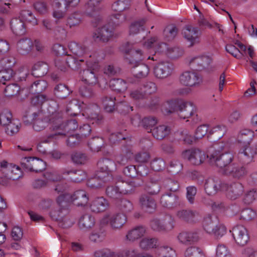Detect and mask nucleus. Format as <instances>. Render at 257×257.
Wrapping results in <instances>:
<instances>
[{
	"mask_svg": "<svg viewBox=\"0 0 257 257\" xmlns=\"http://www.w3.org/2000/svg\"><path fill=\"white\" fill-rule=\"evenodd\" d=\"M209 131L207 125L203 124L199 126L196 130L194 136L196 140L203 138Z\"/></svg>",
	"mask_w": 257,
	"mask_h": 257,
	"instance_id": "62",
	"label": "nucleus"
},
{
	"mask_svg": "<svg viewBox=\"0 0 257 257\" xmlns=\"http://www.w3.org/2000/svg\"><path fill=\"white\" fill-rule=\"evenodd\" d=\"M133 68V73L134 75L138 78H143L146 77L149 72V68L148 66L142 63L139 64L135 67H132Z\"/></svg>",
	"mask_w": 257,
	"mask_h": 257,
	"instance_id": "43",
	"label": "nucleus"
},
{
	"mask_svg": "<svg viewBox=\"0 0 257 257\" xmlns=\"http://www.w3.org/2000/svg\"><path fill=\"white\" fill-rule=\"evenodd\" d=\"M68 47L74 54L78 57H84L83 59L86 62L87 60L89 59V55L97 53V52L88 53L86 47L74 42H70L68 45Z\"/></svg>",
	"mask_w": 257,
	"mask_h": 257,
	"instance_id": "23",
	"label": "nucleus"
},
{
	"mask_svg": "<svg viewBox=\"0 0 257 257\" xmlns=\"http://www.w3.org/2000/svg\"><path fill=\"white\" fill-rule=\"evenodd\" d=\"M11 26L12 31L17 35H22L26 32L24 22L19 18L13 19L11 21Z\"/></svg>",
	"mask_w": 257,
	"mask_h": 257,
	"instance_id": "36",
	"label": "nucleus"
},
{
	"mask_svg": "<svg viewBox=\"0 0 257 257\" xmlns=\"http://www.w3.org/2000/svg\"><path fill=\"white\" fill-rule=\"evenodd\" d=\"M202 227L207 234L217 239L222 237L227 231L225 225L220 223L218 218L214 215L205 216L202 220Z\"/></svg>",
	"mask_w": 257,
	"mask_h": 257,
	"instance_id": "7",
	"label": "nucleus"
},
{
	"mask_svg": "<svg viewBox=\"0 0 257 257\" xmlns=\"http://www.w3.org/2000/svg\"><path fill=\"white\" fill-rule=\"evenodd\" d=\"M70 201L74 202L77 206H84L88 201V197L84 190H81L75 192L72 195L68 196Z\"/></svg>",
	"mask_w": 257,
	"mask_h": 257,
	"instance_id": "29",
	"label": "nucleus"
},
{
	"mask_svg": "<svg viewBox=\"0 0 257 257\" xmlns=\"http://www.w3.org/2000/svg\"><path fill=\"white\" fill-rule=\"evenodd\" d=\"M32 47L33 42L29 39H22L17 44L18 51L22 55L29 53L31 51Z\"/></svg>",
	"mask_w": 257,
	"mask_h": 257,
	"instance_id": "38",
	"label": "nucleus"
},
{
	"mask_svg": "<svg viewBox=\"0 0 257 257\" xmlns=\"http://www.w3.org/2000/svg\"><path fill=\"white\" fill-rule=\"evenodd\" d=\"M39 114L34 112L32 116V120L33 121V128L35 131H41L49 125L53 130L63 127L61 123V115L59 112L52 113L49 117H45L44 119L38 118Z\"/></svg>",
	"mask_w": 257,
	"mask_h": 257,
	"instance_id": "5",
	"label": "nucleus"
},
{
	"mask_svg": "<svg viewBox=\"0 0 257 257\" xmlns=\"http://www.w3.org/2000/svg\"><path fill=\"white\" fill-rule=\"evenodd\" d=\"M240 216L243 220L249 221L254 219L256 216V213L252 209L246 208L241 211Z\"/></svg>",
	"mask_w": 257,
	"mask_h": 257,
	"instance_id": "57",
	"label": "nucleus"
},
{
	"mask_svg": "<svg viewBox=\"0 0 257 257\" xmlns=\"http://www.w3.org/2000/svg\"><path fill=\"white\" fill-rule=\"evenodd\" d=\"M227 142H216L213 145V151L209 154L208 158L220 168L227 167L233 159L232 153L226 150Z\"/></svg>",
	"mask_w": 257,
	"mask_h": 257,
	"instance_id": "3",
	"label": "nucleus"
},
{
	"mask_svg": "<svg viewBox=\"0 0 257 257\" xmlns=\"http://www.w3.org/2000/svg\"><path fill=\"white\" fill-rule=\"evenodd\" d=\"M152 59L151 56H147L144 50L141 49H136L131 53L130 56H125L126 62L131 67H135L146 59Z\"/></svg>",
	"mask_w": 257,
	"mask_h": 257,
	"instance_id": "16",
	"label": "nucleus"
},
{
	"mask_svg": "<svg viewBox=\"0 0 257 257\" xmlns=\"http://www.w3.org/2000/svg\"><path fill=\"white\" fill-rule=\"evenodd\" d=\"M69 175H76L78 176L72 178L74 182H80L86 177V174L85 172L82 171H75L70 169L69 168L64 169L62 170V172L59 173L58 172H46L45 174V177L48 181H60L64 177Z\"/></svg>",
	"mask_w": 257,
	"mask_h": 257,
	"instance_id": "10",
	"label": "nucleus"
},
{
	"mask_svg": "<svg viewBox=\"0 0 257 257\" xmlns=\"http://www.w3.org/2000/svg\"><path fill=\"white\" fill-rule=\"evenodd\" d=\"M48 71V65L43 62H38L32 68V75L36 77H42Z\"/></svg>",
	"mask_w": 257,
	"mask_h": 257,
	"instance_id": "37",
	"label": "nucleus"
},
{
	"mask_svg": "<svg viewBox=\"0 0 257 257\" xmlns=\"http://www.w3.org/2000/svg\"><path fill=\"white\" fill-rule=\"evenodd\" d=\"M224 188L226 192V195L231 199H235L241 195L243 191L242 185L239 183H234L229 186L224 183Z\"/></svg>",
	"mask_w": 257,
	"mask_h": 257,
	"instance_id": "25",
	"label": "nucleus"
},
{
	"mask_svg": "<svg viewBox=\"0 0 257 257\" xmlns=\"http://www.w3.org/2000/svg\"><path fill=\"white\" fill-rule=\"evenodd\" d=\"M253 136V132L250 130L244 129L240 132L238 135L239 147L241 148L238 154V159L243 164H248L252 160L253 156L255 152L252 150L249 145V141Z\"/></svg>",
	"mask_w": 257,
	"mask_h": 257,
	"instance_id": "4",
	"label": "nucleus"
},
{
	"mask_svg": "<svg viewBox=\"0 0 257 257\" xmlns=\"http://www.w3.org/2000/svg\"><path fill=\"white\" fill-rule=\"evenodd\" d=\"M180 81L184 85L193 87L198 85L202 82V79L194 72L185 71L180 75Z\"/></svg>",
	"mask_w": 257,
	"mask_h": 257,
	"instance_id": "18",
	"label": "nucleus"
},
{
	"mask_svg": "<svg viewBox=\"0 0 257 257\" xmlns=\"http://www.w3.org/2000/svg\"><path fill=\"white\" fill-rule=\"evenodd\" d=\"M20 91V87L16 84L8 85L5 88L6 95L10 97L17 95Z\"/></svg>",
	"mask_w": 257,
	"mask_h": 257,
	"instance_id": "61",
	"label": "nucleus"
},
{
	"mask_svg": "<svg viewBox=\"0 0 257 257\" xmlns=\"http://www.w3.org/2000/svg\"><path fill=\"white\" fill-rule=\"evenodd\" d=\"M125 15L122 14L121 12H118V13L111 16L110 20L112 22H109L108 25L111 26L113 28L114 27L118 25L120 23L125 21Z\"/></svg>",
	"mask_w": 257,
	"mask_h": 257,
	"instance_id": "52",
	"label": "nucleus"
},
{
	"mask_svg": "<svg viewBox=\"0 0 257 257\" xmlns=\"http://www.w3.org/2000/svg\"><path fill=\"white\" fill-rule=\"evenodd\" d=\"M70 90L64 84H60L55 88V93L56 96L60 98L66 97L70 94Z\"/></svg>",
	"mask_w": 257,
	"mask_h": 257,
	"instance_id": "53",
	"label": "nucleus"
},
{
	"mask_svg": "<svg viewBox=\"0 0 257 257\" xmlns=\"http://www.w3.org/2000/svg\"><path fill=\"white\" fill-rule=\"evenodd\" d=\"M196 110V107L192 102L181 101L179 103L177 99H173L166 101L162 108V111L165 115L176 113L181 119H187L192 117L193 124L199 121Z\"/></svg>",
	"mask_w": 257,
	"mask_h": 257,
	"instance_id": "1",
	"label": "nucleus"
},
{
	"mask_svg": "<svg viewBox=\"0 0 257 257\" xmlns=\"http://www.w3.org/2000/svg\"><path fill=\"white\" fill-rule=\"evenodd\" d=\"M131 6V0H117L111 6L113 12H122L129 9Z\"/></svg>",
	"mask_w": 257,
	"mask_h": 257,
	"instance_id": "40",
	"label": "nucleus"
},
{
	"mask_svg": "<svg viewBox=\"0 0 257 257\" xmlns=\"http://www.w3.org/2000/svg\"><path fill=\"white\" fill-rule=\"evenodd\" d=\"M72 161L77 164H83L88 160L87 157L81 153H74L71 156Z\"/></svg>",
	"mask_w": 257,
	"mask_h": 257,
	"instance_id": "59",
	"label": "nucleus"
},
{
	"mask_svg": "<svg viewBox=\"0 0 257 257\" xmlns=\"http://www.w3.org/2000/svg\"><path fill=\"white\" fill-rule=\"evenodd\" d=\"M232 235L235 242L239 245H245L249 240L247 230L241 225H238L233 227Z\"/></svg>",
	"mask_w": 257,
	"mask_h": 257,
	"instance_id": "17",
	"label": "nucleus"
},
{
	"mask_svg": "<svg viewBox=\"0 0 257 257\" xmlns=\"http://www.w3.org/2000/svg\"><path fill=\"white\" fill-rule=\"evenodd\" d=\"M215 257H231V254L226 245L219 243L215 248Z\"/></svg>",
	"mask_w": 257,
	"mask_h": 257,
	"instance_id": "50",
	"label": "nucleus"
},
{
	"mask_svg": "<svg viewBox=\"0 0 257 257\" xmlns=\"http://www.w3.org/2000/svg\"><path fill=\"white\" fill-rule=\"evenodd\" d=\"M169 128L165 125H159L153 129H151L152 135L159 140H161L165 138L169 134Z\"/></svg>",
	"mask_w": 257,
	"mask_h": 257,
	"instance_id": "41",
	"label": "nucleus"
},
{
	"mask_svg": "<svg viewBox=\"0 0 257 257\" xmlns=\"http://www.w3.org/2000/svg\"><path fill=\"white\" fill-rule=\"evenodd\" d=\"M227 127L223 124H217L213 126L208 131V135L215 141L221 139L227 132Z\"/></svg>",
	"mask_w": 257,
	"mask_h": 257,
	"instance_id": "31",
	"label": "nucleus"
},
{
	"mask_svg": "<svg viewBox=\"0 0 257 257\" xmlns=\"http://www.w3.org/2000/svg\"><path fill=\"white\" fill-rule=\"evenodd\" d=\"M35 10L40 14H46L48 12L49 8L46 3L38 1L34 4Z\"/></svg>",
	"mask_w": 257,
	"mask_h": 257,
	"instance_id": "58",
	"label": "nucleus"
},
{
	"mask_svg": "<svg viewBox=\"0 0 257 257\" xmlns=\"http://www.w3.org/2000/svg\"><path fill=\"white\" fill-rule=\"evenodd\" d=\"M177 33V29L174 26H169L164 31V35L166 39L170 41L174 39Z\"/></svg>",
	"mask_w": 257,
	"mask_h": 257,
	"instance_id": "56",
	"label": "nucleus"
},
{
	"mask_svg": "<svg viewBox=\"0 0 257 257\" xmlns=\"http://www.w3.org/2000/svg\"><path fill=\"white\" fill-rule=\"evenodd\" d=\"M102 0H87L85 5L84 13L88 16H92L94 13L99 10V6Z\"/></svg>",
	"mask_w": 257,
	"mask_h": 257,
	"instance_id": "39",
	"label": "nucleus"
},
{
	"mask_svg": "<svg viewBox=\"0 0 257 257\" xmlns=\"http://www.w3.org/2000/svg\"><path fill=\"white\" fill-rule=\"evenodd\" d=\"M143 45L144 48L152 49L155 53H164L166 54L167 51L166 50L161 51V50H163V49H168V46L166 43L158 42L156 37L152 38L147 42H143Z\"/></svg>",
	"mask_w": 257,
	"mask_h": 257,
	"instance_id": "26",
	"label": "nucleus"
},
{
	"mask_svg": "<svg viewBox=\"0 0 257 257\" xmlns=\"http://www.w3.org/2000/svg\"><path fill=\"white\" fill-rule=\"evenodd\" d=\"M137 172L141 176H146L148 174V169L144 166H140L137 170L135 166L131 165L126 167L123 170L124 174L131 178L135 177Z\"/></svg>",
	"mask_w": 257,
	"mask_h": 257,
	"instance_id": "34",
	"label": "nucleus"
},
{
	"mask_svg": "<svg viewBox=\"0 0 257 257\" xmlns=\"http://www.w3.org/2000/svg\"><path fill=\"white\" fill-rule=\"evenodd\" d=\"M160 202L163 206L169 208L176 207L180 204L178 197L172 193L162 195Z\"/></svg>",
	"mask_w": 257,
	"mask_h": 257,
	"instance_id": "30",
	"label": "nucleus"
},
{
	"mask_svg": "<svg viewBox=\"0 0 257 257\" xmlns=\"http://www.w3.org/2000/svg\"><path fill=\"white\" fill-rule=\"evenodd\" d=\"M177 239L180 243L188 245L197 241L199 237L196 232H182L177 236Z\"/></svg>",
	"mask_w": 257,
	"mask_h": 257,
	"instance_id": "28",
	"label": "nucleus"
},
{
	"mask_svg": "<svg viewBox=\"0 0 257 257\" xmlns=\"http://www.w3.org/2000/svg\"><path fill=\"white\" fill-rule=\"evenodd\" d=\"M146 229L144 226H139L130 230L126 235V239L130 241H134L145 234Z\"/></svg>",
	"mask_w": 257,
	"mask_h": 257,
	"instance_id": "35",
	"label": "nucleus"
},
{
	"mask_svg": "<svg viewBox=\"0 0 257 257\" xmlns=\"http://www.w3.org/2000/svg\"><path fill=\"white\" fill-rule=\"evenodd\" d=\"M133 157V153L130 149L122 151V154L115 158L116 162L119 165H125Z\"/></svg>",
	"mask_w": 257,
	"mask_h": 257,
	"instance_id": "49",
	"label": "nucleus"
},
{
	"mask_svg": "<svg viewBox=\"0 0 257 257\" xmlns=\"http://www.w3.org/2000/svg\"><path fill=\"white\" fill-rule=\"evenodd\" d=\"M126 221V217L122 213H107L103 215L99 220L101 226L109 225L113 230L121 228Z\"/></svg>",
	"mask_w": 257,
	"mask_h": 257,
	"instance_id": "9",
	"label": "nucleus"
},
{
	"mask_svg": "<svg viewBox=\"0 0 257 257\" xmlns=\"http://www.w3.org/2000/svg\"><path fill=\"white\" fill-rule=\"evenodd\" d=\"M81 22V14L79 12H75L70 14L67 18V24L70 28L78 26Z\"/></svg>",
	"mask_w": 257,
	"mask_h": 257,
	"instance_id": "48",
	"label": "nucleus"
},
{
	"mask_svg": "<svg viewBox=\"0 0 257 257\" xmlns=\"http://www.w3.org/2000/svg\"><path fill=\"white\" fill-rule=\"evenodd\" d=\"M95 220L93 217L89 214L83 215L79 219V225L81 229H89L93 226Z\"/></svg>",
	"mask_w": 257,
	"mask_h": 257,
	"instance_id": "42",
	"label": "nucleus"
},
{
	"mask_svg": "<svg viewBox=\"0 0 257 257\" xmlns=\"http://www.w3.org/2000/svg\"><path fill=\"white\" fill-rule=\"evenodd\" d=\"M97 169L95 176L89 179L87 182L88 186L92 188L101 187L103 182L110 180V173L116 169V165L109 159H102L98 162Z\"/></svg>",
	"mask_w": 257,
	"mask_h": 257,
	"instance_id": "2",
	"label": "nucleus"
},
{
	"mask_svg": "<svg viewBox=\"0 0 257 257\" xmlns=\"http://www.w3.org/2000/svg\"><path fill=\"white\" fill-rule=\"evenodd\" d=\"M208 156L209 155H206L203 151L198 149H188L182 153V157L183 159L195 165L203 163Z\"/></svg>",
	"mask_w": 257,
	"mask_h": 257,
	"instance_id": "11",
	"label": "nucleus"
},
{
	"mask_svg": "<svg viewBox=\"0 0 257 257\" xmlns=\"http://www.w3.org/2000/svg\"><path fill=\"white\" fill-rule=\"evenodd\" d=\"M224 183H222L218 179L213 178L208 179L205 184V190L209 195L215 194L218 191H223Z\"/></svg>",
	"mask_w": 257,
	"mask_h": 257,
	"instance_id": "20",
	"label": "nucleus"
},
{
	"mask_svg": "<svg viewBox=\"0 0 257 257\" xmlns=\"http://www.w3.org/2000/svg\"><path fill=\"white\" fill-rule=\"evenodd\" d=\"M183 34L184 38L190 46L199 43L198 30L197 28L191 26H186L183 29Z\"/></svg>",
	"mask_w": 257,
	"mask_h": 257,
	"instance_id": "21",
	"label": "nucleus"
},
{
	"mask_svg": "<svg viewBox=\"0 0 257 257\" xmlns=\"http://www.w3.org/2000/svg\"><path fill=\"white\" fill-rule=\"evenodd\" d=\"M21 165L30 171L39 172L46 168L45 163L41 159L35 157H25L21 160Z\"/></svg>",
	"mask_w": 257,
	"mask_h": 257,
	"instance_id": "13",
	"label": "nucleus"
},
{
	"mask_svg": "<svg viewBox=\"0 0 257 257\" xmlns=\"http://www.w3.org/2000/svg\"><path fill=\"white\" fill-rule=\"evenodd\" d=\"M125 184H123L120 190L117 186H109L106 189V192L108 196L113 199H118L121 197L122 194H127L130 192L132 189L123 188Z\"/></svg>",
	"mask_w": 257,
	"mask_h": 257,
	"instance_id": "33",
	"label": "nucleus"
},
{
	"mask_svg": "<svg viewBox=\"0 0 257 257\" xmlns=\"http://www.w3.org/2000/svg\"><path fill=\"white\" fill-rule=\"evenodd\" d=\"M7 126V133L9 135H13L19 132L20 128V122L18 120L13 119Z\"/></svg>",
	"mask_w": 257,
	"mask_h": 257,
	"instance_id": "54",
	"label": "nucleus"
},
{
	"mask_svg": "<svg viewBox=\"0 0 257 257\" xmlns=\"http://www.w3.org/2000/svg\"><path fill=\"white\" fill-rule=\"evenodd\" d=\"M124 255L128 257H154L152 254L148 252L138 253L135 249L125 250Z\"/></svg>",
	"mask_w": 257,
	"mask_h": 257,
	"instance_id": "63",
	"label": "nucleus"
},
{
	"mask_svg": "<svg viewBox=\"0 0 257 257\" xmlns=\"http://www.w3.org/2000/svg\"><path fill=\"white\" fill-rule=\"evenodd\" d=\"M113 36V28L108 25L97 29L93 35V38L95 41L106 42Z\"/></svg>",
	"mask_w": 257,
	"mask_h": 257,
	"instance_id": "19",
	"label": "nucleus"
},
{
	"mask_svg": "<svg viewBox=\"0 0 257 257\" xmlns=\"http://www.w3.org/2000/svg\"><path fill=\"white\" fill-rule=\"evenodd\" d=\"M145 20L137 21L132 23L130 27V35H134L144 31V25L145 23Z\"/></svg>",
	"mask_w": 257,
	"mask_h": 257,
	"instance_id": "47",
	"label": "nucleus"
},
{
	"mask_svg": "<svg viewBox=\"0 0 257 257\" xmlns=\"http://www.w3.org/2000/svg\"><path fill=\"white\" fill-rule=\"evenodd\" d=\"M47 87V83L43 80H38L36 81L32 85L30 92L32 93L38 94L35 98L32 99V103L36 104H42L45 100L46 97L42 94H39L44 91Z\"/></svg>",
	"mask_w": 257,
	"mask_h": 257,
	"instance_id": "14",
	"label": "nucleus"
},
{
	"mask_svg": "<svg viewBox=\"0 0 257 257\" xmlns=\"http://www.w3.org/2000/svg\"><path fill=\"white\" fill-rule=\"evenodd\" d=\"M176 216L179 219L190 223H195L199 220V214L195 211L182 209L176 213Z\"/></svg>",
	"mask_w": 257,
	"mask_h": 257,
	"instance_id": "24",
	"label": "nucleus"
},
{
	"mask_svg": "<svg viewBox=\"0 0 257 257\" xmlns=\"http://www.w3.org/2000/svg\"><path fill=\"white\" fill-rule=\"evenodd\" d=\"M108 205L107 201L104 198L99 197L93 200L90 205V208L92 212L99 213L106 210Z\"/></svg>",
	"mask_w": 257,
	"mask_h": 257,
	"instance_id": "27",
	"label": "nucleus"
},
{
	"mask_svg": "<svg viewBox=\"0 0 257 257\" xmlns=\"http://www.w3.org/2000/svg\"><path fill=\"white\" fill-rule=\"evenodd\" d=\"M7 172L5 178L1 181L2 184L5 186L10 185L8 180H16L19 179L22 176V173L20 167L15 165H10Z\"/></svg>",
	"mask_w": 257,
	"mask_h": 257,
	"instance_id": "22",
	"label": "nucleus"
},
{
	"mask_svg": "<svg viewBox=\"0 0 257 257\" xmlns=\"http://www.w3.org/2000/svg\"><path fill=\"white\" fill-rule=\"evenodd\" d=\"M140 203L142 209L149 213L153 212L156 207L154 199L146 195H142L140 197Z\"/></svg>",
	"mask_w": 257,
	"mask_h": 257,
	"instance_id": "32",
	"label": "nucleus"
},
{
	"mask_svg": "<svg viewBox=\"0 0 257 257\" xmlns=\"http://www.w3.org/2000/svg\"><path fill=\"white\" fill-rule=\"evenodd\" d=\"M102 142L103 141L101 138H95L92 142L89 143L88 145L92 151L97 152L100 150Z\"/></svg>",
	"mask_w": 257,
	"mask_h": 257,
	"instance_id": "64",
	"label": "nucleus"
},
{
	"mask_svg": "<svg viewBox=\"0 0 257 257\" xmlns=\"http://www.w3.org/2000/svg\"><path fill=\"white\" fill-rule=\"evenodd\" d=\"M173 65L168 61H162L155 66L154 73L159 79H165L170 76L173 71Z\"/></svg>",
	"mask_w": 257,
	"mask_h": 257,
	"instance_id": "15",
	"label": "nucleus"
},
{
	"mask_svg": "<svg viewBox=\"0 0 257 257\" xmlns=\"http://www.w3.org/2000/svg\"><path fill=\"white\" fill-rule=\"evenodd\" d=\"M13 70L10 68L0 71V80L2 83L10 80L13 76Z\"/></svg>",
	"mask_w": 257,
	"mask_h": 257,
	"instance_id": "55",
	"label": "nucleus"
},
{
	"mask_svg": "<svg viewBox=\"0 0 257 257\" xmlns=\"http://www.w3.org/2000/svg\"><path fill=\"white\" fill-rule=\"evenodd\" d=\"M115 98L113 96H106L102 99L104 109L107 112H112L114 109Z\"/></svg>",
	"mask_w": 257,
	"mask_h": 257,
	"instance_id": "51",
	"label": "nucleus"
},
{
	"mask_svg": "<svg viewBox=\"0 0 257 257\" xmlns=\"http://www.w3.org/2000/svg\"><path fill=\"white\" fill-rule=\"evenodd\" d=\"M184 257H205V256L200 248L195 246H191L185 249L184 252Z\"/></svg>",
	"mask_w": 257,
	"mask_h": 257,
	"instance_id": "45",
	"label": "nucleus"
},
{
	"mask_svg": "<svg viewBox=\"0 0 257 257\" xmlns=\"http://www.w3.org/2000/svg\"><path fill=\"white\" fill-rule=\"evenodd\" d=\"M110 87L117 92H123L127 88L126 82L121 79H114L109 82Z\"/></svg>",
	"mask_w": 257,
	"mask_h": 257,
	"instance_id": "44",
	"label": "nucleus"
},
{
	"mask_svg": "<svg viewBox=\"0 0 257 257\" xmlns=\"http://www.w3.org/2000/svg\"><path fill=\"white\" fill-rule=\"evenodd\" d=\"M227 171H226L225 173L232 175L233 177L237 178H239L246 173V171L245 168L241 167H232L229 166L227 167Z\"/></svg>",
	"mask_w": 257,
	"mask_h": 257,
	"instance_id": "46",
	"label": "nucleus"
},
{
	"mask_svg": "<svg viewBox=\"0 0 257 257\" xmlns=\"http://www.w3.org/2000/svg\"><path fill=\"white\" fill-rule=\"evenodd\" d=\"M152 228L157 231L169 232L174 227V219L170 215H166L162 220L154 219L151 222Z\"/></svg>",
	"mask_w": 257,
	"mask_h": 257,
	"instance_id": "12",
	"label": "nucleus"
},
{
	"mask_svg": "<svg viewBox=\"0 0 257 257\" xmlns=\"http://www.w3.org/2000/svg\"><path fill=\"white\" fill-rule=\"evenodd\" d=\"M89 59L86 60L88 68L80 73L81 80L89 85L95 84L97 81L95 71L98 68V63L102 59L98 53L89 55Z\"/></svg>",
	"mask_w": 257,
	"mask_h": 257,
	"instance_id": "8",
	"label": "nucleus"
},
{
	"mask_svg": "<svg viewBox=\"0 0 257 257\" xmlns=\"http://www.w3.org/2000/svg\"><path fill=\"white\" fill-rule=\"evenodd\" d=\"M140 247L144 250L155 248V257H176L174 249L167 245L159 246L158 239L155 238H143L140 242Z\"/></svg>",
	"mask_w": 257,
	"mask_h": 257,
	"instance_id": "6",
	"label": "nucleus"
},
{
	"mask_svg": "<svg viewBox=\"0 0 257 257\" xmlns=\"http://www.w3.org/2000/svg\"><path fill=\"white\" fill-rule=\"evenodd\" d=\"M12 113L8 110H4L0 114V124L7 126L12 120Z\"/></svg>",
	"mask_w": 257,
	"mask_h": 257,
	"instance_id": "60",
	"label": "nucleus"
}]
</instances>
